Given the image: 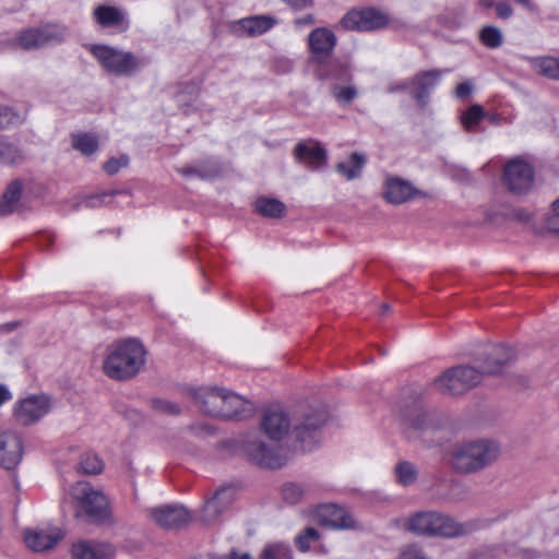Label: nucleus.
Wrapping results in <instances>:
<instances>
[{"mask_svg": "<svg viewBox=\"0 0 559 559\" xmlns=\"http://www.w3.org/2000/svg\"><path fill=\"white\" fill-rule=\"evenodd\" d=\"M406 90H411V81L409 82L406 81L401 84H391L388 86L389 93H396V92L406 91Z\"/></svg>", "mask_w": 559, "mask_h": 559, "instance_id": "052dcab7", "label": "nucleus"}, {"mask_svg": "<svg viewBox=\"0 0 559 559\" xmlns=\"http://www.w3.org/2000/svg\"><path fill=\"white\" fill-rule=\"evenodd\" d=\"M145 354L144 346L135 338L118 341L108 348L104 371L116 380L133 378L144 366Z\"/></svg>", "mask_w": 559, "mask_h": 559, "instance_id": "f03ea898", "label": "nucleus"}, {"mask_svg": "<svg viewBox=\"0 0 559 559\" xmlns=\"http://www.w3.org/2000/svg\"><path fill=\"white\" fill-rule=\"evenodd\" d=\"M514 1L531 11L534 10V8H535L531 0H514Z\"/></svg>", "mask_w": 559, "mask_h": 559, "instance_id": "338daca9", "label": "nucleus"}, {"mask_svg": "<svg viewBox=\"0 0 559 559\" xmlns=\"http://www.w3.org/2000/svg\"><path fill=\"white\" fill-rule=\"evenodd\" d=\"M128 163L129 158L126 155L121 156L119 159L112 157L104 164V170L111 176L117 174L121 167H126Z\"/></svg>", "mask_w": 559, "mask_h": 559, "instance_id": "3c124183", "label": "nucleus"}, {"mask_svg": "<svg viewBox=\"0 0 559 559\" xmlns=\"http://www.w3.org/2000/svg\"><path fill=\"white\" fill-rule=\"evenodd\" d=\"M50 409L48 397L33 395L22 400L14 409V417L22 426H29L39 420Z\"/></svg>", "mask_w": 559, "mask_h": 559, "instance_id": "dca6fc26", "label": "nucleus"}, {"mask_svg": "<svg viewBox=\"0 0 559 559\" xmlns=\"http://www.w3.org/2000/svg\"><path fill=\"white\" fill-rule=\"evenodd\" d=\"M483 376V371L472 366H456L441 374L435 381V385L441 393L460 395L478 385Z\"/></svg>", "mask_w": 559, "mask_h": 559, "instance_id": "6e6552de", "label": "nucleus"}, {"mask_svg": "<svg viewBox=\"0 0 559 559\" xmlns=\"http://www.w3.org/2000/svg\"><path fill=\"white\" fill-rule=\"evenodd\" d=\"M79 469L86 475H97L103 472L104 462L97 454L86 452L81 455Z\"/></svg>", "mask_w": 559, "mask_h": 559, "instance_id": "f704fd0d", "label": "nucleus"}, {"mask_svg": "<svg viewBox=\"0 0 559 559\" xmlns=\"http://www.w3.org/2000/svg\"><path fill=\"white\" fill-rule=\"evenodd\" d=\"M225 559H251L249 552L238 554L236 550H231Z\"/></svg>", "mask_w": 559, "mask_h": 559, "instance_id": "0e129e2a", "label": "nucleus"}, {"mask_svg": "<svg viewBox=\"0 0 559 559\" xmlns=\"http://www.w3.org/2000/svg\"><path fill=\"white\" fill-rule=\"evenodd\" d=\"M11 399V393L8 388L3 384H0V406Z\"/></svg>", "mask_w": 559, "mask_h": 559, "instance_id": "e2e57ef3", "label": "nucleus"}, {"mask_svg": "<svg viewBox=\"0 0 559 559\" xmlns=\"http://www.w3.org/2000/svg\"><path fill=\"white\" fill-rule=\"evenodd\" d=\"M409 426L413 429L420 431L435 428L432 415L423 411H418L409 420Z\"/></svg>", "mask_w": 559, "mask_h": 559, "instance_id": "c03bdc74", "label": "nucleus"}, {"mask_svg": "<svg viewBox=\"0 0 559 559\" xmlns=\"http://www.w3.org/2000/svg\"><path fill=\"white\" fill-rule=\"evenodd\" d=\"M226 389L218 386H203L191 392L194 404L205 415L219 417L224 411Z\"/></svg>", "mask_w": 559, "mask_h": 559, "instance_id": "ddd939ff", "label": "nucleus"}, {"mask_svg": "<svg viewBox=\"0 0 559 559\" xmlns=\"http://www.w3.org/2000/svg\"><path fill=\"white\" fill-rule=\"evenodd\" d=\"M510 216L511 218L523 223L530 222L532 218V215L523 209H513Z\"/></svg>", "mask_w": 559, "mask_h": 559, "instance_id": "bf43d9fd", "label": "nucleus"}, {"mask_svg": "<svg viewBox=\"0 0 559 559\" xmlns=\"http://www.w3.org/2000/svg\"><path fill=\"white\" fill-rule=\"evenodd\" d=\"M23 456V441L20 435L12 430L0 433V466L8 471L14 469Z\"/></svg>", "mask_w": 559, "mask_h": 559, "instance_id": "a211bd4d", "label": "nucleus"}, {"mask_svg": "<svg viewBox=\"0 0 559 559\" xmlns=\"http://www.w3.org/2000/svg\"><path fill=\"white\" fill-rule=\"evenodd\" d=\"M295 158L311 169H318L326 163V151L313 141L299 142L294 148Z\"/></svg>", "mask_w": 559, "mask_h": 559, "instance_id": "412c9836", "label": "nucleus"}, {"mask_svg": "<svg viewBox=\"0 0 559 559\" xmlns=\"http://www.w3.org/2000/svg\"><path fill=\"white\" fill-rule=\"evenodd\" d=\"M74 559H110L115 555V548L107 543L80 542L72 546Z\"/></svg>", "mask_w": 559, "mask_h": 559, "instance_id": "393cba45", "label": "nucleus"}, {"mask_svg": "<svg viewBox=\"0 0 559 559\" xmlns=\"http://www.w3.org/2000/svg\"><path fill=\"white\" fill-rule=\"evenodd\" d=\"M513 358L514 355L511 348L497 345L488 354L481 371L484 374H498Z\"/></svg>", "mask_w": 559, "mask_h": 559, "instance_id": "a878e982", "label": "nucleus"}, {"mask_svg": "<svg viewBox=\"0 0 559 559\" xmlns=\"http://www.w3.org/2000/svg\"><path fill=\"white\" fill-rule=\"evenodd\" d=\"M274 68L278 73H288L293 69V62L289 59L280 58L275 60Z\"/></svg>", "mask_w": 559, "mask_h": 559, "instance_id": "13d9d810", "label": "nucleus"}, {"mask_svg": "<svg viewBox=\"0 0 559 559\" xmlns=\"http://www.w3.org/2000/svg\"><path fill=\"white\" fill-rule=\"evenodd\" d=\"M181 174L185 175V176L197 175V176H199L201 178H212V177H215L218 174V168L217 167H213L210 170L202 171L201 169H198V168H194V167H188V168L181 169Z\"/></svg>", "mask_w": 559, "mask_h": 559, "instance_id": "603ef678", "label": "nucleus"}, {"mask_svg": "<svg viewBox=\"0 0 559 559\" xmlns=\"http://www.w3.org/2000/svg\"><path fill=\"white\" fill-rule=\"evenodd\" d=\"M480 41L488 48H498L503 43L502 32L496 26H485L479 32Z\"/></svg>", "mask_w": 559, "mask_h": 559, "instance_id": "e433bc0d", "label": "nucleus"}, {"mask_svg": "<svg viewBox=\"0 0 559 559\" xmlns=\"http://www.w3.org/2000/svg\"><path fill=\"white\" fill-rule=\"evenodd\" d=\"M148 404L155 413L160 415L178 416L181 413L180 406L168 400L154 397L148 401Z\"/></svg>", "mask_w": 559, "mask_h": 559, "instance_id": "4c0bfd02", "label": "nucleus"}, {"mask_svg": "<svg viewBox=\"0 0 559 559\" xmlns=\"http://www.w3.org/2000/svg\"><path fill=\"white\" fill-rule=\"evenodd\" d=\"M68 37V28L60 24L47 23L39 27L23 31L16 38L17 45L32 50L48 45L60 44Z\"/></svg>", "mask_w": 559, "mask_h": 559, "instance_id": "1a4fd4ad", "label": "nucleus"}, {"mask_svg": "<svg viewBox=\"0 0 559 559\" xmlns=\"http://www.w3.org/2000/svg\"><path fill=\"white\" fill-rule=\"evenodd\" d=\"M478 4L481 8L489 9L495 7L496 0H478Z\"/></svg>", "mask_w": 559, "mask_h": 559, "instance_id": "69168bd1", "label": "nucleus"}, {"mask_svg": "<svg viewBox=\"0 0 559 559\" xmlns=\"http://www.w3.org/2000/svg\"><path fill=\"white\" fill-rule=\"evenodd\" d=\"M316 22L313 14L309 13L305 15L304 17H299L295 20V25L302 26V25H312Z\"/></svg>", "mask_w": 559, "mask_h": 559, "instance_id": "680f3d73", "label": "nucleus"}, {"mask_svg": "<svg viewBox=\"0 0 559 559\" xmlns=\"http://www.w3.org/2000/svg\"><path fill=\"white\" fill-rule=\"evenodd\" d=\"M285 210V204L277 199L260 197L255 201V212L264 217L280 218Z\"/></svg>", "mask_w": 559, "mask_h": 559, "instance_id": "c756f323", "label": "nucleus"}, {"mask_svg": "<svg viewBox=\"0 0 559 559\" xmlns=\"http://www.w3.org/2000/svg\"><path fill=\"white\" fill-rule=\"evenodd\" d=\"M405 527L417 535L448 538L464 536L472 532V525L459 523L453 518L438 511L416 512L408 518Z\"/></svg>", "mask_w": 559, "mask_h": 559, "instance_id": "20e7f679", "label": "nucleus"}, {"mask_svg": "<svg viewBox=\"0 0 559 559\" xmlns=\"http://www.w3.org/2000/svg\"><path fill=\"white\" fill-rule=\"evenodd\" d=\"M91 52L107 72L118 76H131L145 64V59L132 52L105 45L93 46Z\"/></svg>", "mask_w": 559, "mask_h": 559, "instance_id": "423d86ee", "label": "nucleus"}, {"mask_svg": "<svg viewBox=\"0 0 559 559\" xmlns=\"http://www.w3.org/2000/svg\"><path fill=\"white\" fill-rule=\"evenodd\" d=\"M22 191L23 182L20 179H14L7 186L0 201L1 216L9 215L17 210Z\"/></svg>", "mask_w": 559, "mask_h": 559, "instance_id": "c85d7f7f", "label": "nucleus"}, {"mask_svg": "<svg viewBox=\"0 0 559 559\" xmlns=\"http://www.w3.org/2000/svg\"><path fill=\"white\" fill-rule=\"evenodd\" d=\"M488 118L492 124H498L501 121V116L499 114L490 115Z\"/></svg>", "mask_w": 559, "mask_h": 559, "instance_id": "774afa93", "label": "nucleus"}, {"mask_svg": "<svg viewBox=\"0 0 559 559\" xmlns=\"http://www.w3.org/2000/svg\"><path fill=\"white\" fill-rule=\"evenodd\" d=\"M71 496L76 502L75 518L88 524L112 523V514L107 497L87 481H78L71 487Z\"/></svg>", "mask_w": 559, "mask_h": 559, "instance_id": "7ed1b4c3", "label": "nucleus"}, {"mask_svg": "<svg viewBox=\"0 0 559 559\" xmlns=\"http://www.w3.org/2000/svg\"><path fill=\"white\" fill-rule=\"evenodd\" d=\"M199 93V87L194 83H187L185 84V87L182 91H180L177 95V102L178 104H185L192 103L197 99Z\"/></svg>", "mask_w": 559, "mask_h": 559, "instance_id": "09e8293b", "label": "nucleus"}, {"mask_svg": "<svg viewBox=\"0 0 559 559\" xmlns=\"http://www.w3.org/2000/svg\"><path fill=\"white\" fill-rule=\"evenodd\" d=\"M396 480L402 486L413 485L418 477V472L413 463L408 461L399 462L394 468Z\"/></svg>", "mask_w": 559, "mask_h": 559, "instance_id": "473e14b6", "label": "nucleus"}, {"mask_svg": "<svg viewBox=\"0 0 559 559\" xmlns=\"http://www.w3.org/2000/svg\"><path fill=\"white\" fill-rule=\"evenodd\" d=\"M397 559H428L424 550L416 544L407 545L401 549Z\"/></svg>", "mask_w": 559, "mask_h": 559, "instance_id": "8fccbe9b", "label": "nucleus"}, {"mask_svg": "<svg viewBox=\"0 0 559 559\" xmlns=\"http://www.w3.org/2000/svg\"><path fill=\"white\" fill-rule=\"evenodd\" d=\"M538 72L552 80H559V59L547 57L538 61Z\"/></svg>", "mask_w": 559, "mask_h": 559, "instance_id": "a19ab883", "label": "nucleus"}, {"mask_svg": "<svg viewBox=\"0 0 559 559\" xmlns=\"http://www.w3.org/2000/svg\"><path fill=\"white\" fill-rule=\"evenodd\" d=\"M22 159L21 151L13 143L0 136V162L14 164Z\"/></svg>", "mask_w": 559, "mask_h": 559, "instance_id": "58836bf2", "label": "nucleus"}, {"mask_svg": "<svg viewBox=\"0 0 559 559\" xmlns=\"http://www.w3.org/2000/svg\"><path fill=\"white\" fill-rule=\"evenodd\" d=\"M275 23V19L267 15L250 16L237 23L236 32L239 35L259 36L271 29Z\"/></svg>", "mask_w": 559, "mask_h": 559, "instance_id": "cd10ccee", "label": "nucleus"}, {"mask_svg": "<svg viewBox=\"0 0 559 559\" xmlns=\"http://www.w3.org/2000/svg\"><path fill=\"white\" fill-rule=\"evenodd\" d=\"M335 34L326 27H317L308 36V46L311 52L310 60L317 64L328 60L335 46Z\"/></svg>", "mask_w": 559, "mask_h": 559, "instance_id": "f3484780", "label": "nucleus"}, {"mask_svg": "<svg viewBox=\"0 0 559 559\" xmlns=\"http://www.w3.org/2000/svg\"><path fill=\"white\" fill-rule=\"evenodd\" d=\"M459 14L456 12H449L440 15L438 17V21L440 24L449 27V28H455L460 25V22L457 21Z\"/></svg>", "mask_w": 559, "mask_h": 559, "instance_id": "5fc2aeb1", "label": "nucleus"}, {"mask_svg": "<svg viewBox=\"0 0 559 559\" xmlns=\"http://www.w3.org/2000/svg\"><path fill=\"white\" fill-rule=\"evenodd\" d=\"M332 94L338 103L349 104L357 95V88L354 85L341 86L335 84L332 88Z\"/></svg>", "mask_w": 559, "mask_h": 559, "instance_id": "79ce46f5", "label": "nucleus"}, {"mask_svg": "<svg viewBox=\"0 0 559 559\" xmlns=\"http://www.w3.org/2000/svg\"><path fill=\"white\" fill-rule=\"evenodd\" d=\"M444 72L447 70L432 69L420 71L411 80L409 94L420 108L428 105L429 93L437 86Z\"/></svg>", "mask_w": 559, "mask_h": 559, "instance_id": "2eb2a0df", "label": "nucleus"}, {"mask_svg": "<svg viewBox=\"0 0 559 559\" xmlns=\"http://www.w3.org/2000/svg\"><path fill=\"white\" fill-rule=\"evenodd\" d=\"M328 421L324 407H306L293 412L290 440L295 448L309 451L320 441L322 427Z\"/></svg>", "mask_w": 559, "mask_h": 559, "instance_id": "39448f33", "label": "nucleus"}, {"mask_svg": "<svg viewBox=\"0 0 559 559\" xmlns=\"http://www.w3.org/2000/svg\"><path fill=\"white\" fill-rule=\"evenodd\" d=\"M366 164V156L360 153H353L349 157V164L338 163L336 165L337 173L345 176L348 180L360 176L361 169Z\"/></svg>", "mask_w": 559, "mask_h": 559, "instance_id": "7c9ffc66", "label": "nucleus"}, {"mask_svg": "<svg viewBox=\"0 0 559 559\" xmlns=\"http://www.w3.org/2000/svg\"><path fill=\"white\" fill-rule=\"evenodd\" d=\"M259 559H293L292 549L283 543L267 544L260 552Z\"/></svg>", "mask_w": 559, "mask_h": 559, "instance_id": "c9c22d12", "label": "nucleus"}, {"mask_svg": "<svg viewBox=\"0 0 559 559\" xmlns=\"http://www.w3.org/2000/svg\"><path fill=\"white\" fill-rule=\"evenodd\" d=\"M282 497L287 503L296 504L304 497V489L294 483L285 484L282 487Z\"/></svg>", "mask_w": 559, "mask_h": 559, "instance_id": "37998d69", "label": "nucleus"}, {"mask_svg": "<svg viewBox=\"0 0 559 559\" xmlns=\"http://www.w3.org/2000/svg\"><path fill=\"white\" fill-rule=\"evenodd\" d=\"M317 518L322 525L332 528L348 530L357 527L353 516L343 508L333 503L320 506L317 509Z\"/></svg>", "mask_w": 559, "mask_h": 559, "instance_id": "aec40b11", "label": "nucleus"}, {"mask_svg": "<svg viewBox=\"0 0 559 559\" xmlns=\"http://www.w3.org/2000/svg\"><path fill=\"white\" fill-rule=\"evenodd\" d=\"M484 117V108L480 105L475 104L461 115V123L466 131L473 132Z\"/></svg>", "mask_w": 559, "mask_h": 559, "instance_id": "72a5a7b5", "label": "nucleus"}, {"mask_svg": "<svg viewBox=\"0 0 559 559\" xmlns=\"http://www.w3.org/2000/svg\"><path fill=\"white\" fill-rule=\"evenodd\" d=\"M390 22L389 15L374 8L350 10L341 20L345 29L368 32L385 27Z\"/></svg>", "mask_w": 559, "mask_h": 559, "instance_id": "9d476101", "label": "nucleus"}, {"mask_svg": "<svg viewBox=\"0 0 559 559\" xmlns=\"http://www.w3.org/2000/svg\"><path fill=\"white\" fill-rule=\"evenodd\" d=\"M93 16L102 27H120L121 29L128 27L124 13L116 7L98 5L94 9Z\"/></svg>", "mask_w": 559, "mask_h": 559, "instance_id": "bb28decb", "label": "nucleus"}, {"mask_svg": "<svg viewBox=\"0 0 559 559\" xmlns=\"http://www.w3.org/2000/svg\"><path fill=\"white\" fill-rule=\"evenodd\" d=\"M500 444L491 439H475L454 444L450 451L453 469L460 474H475L498 461Z\"/></svg>", "mask_w": 559, "mask_h": 559, "instance_id": "f257e3e1", "label": "nucleus"}, {"mask_svg": "<svg viewBox=\"0 0 559 559\" xmlns=\"http://www.w3.org/2000/svg\"><path fill=\"white\" fill-rule=\"evenodd\" d=\"M554 215L548 221V227L555 233H559V199L552 204Z\"/></svg>", "mask_w": 559, "mask_h": 559, "instance_id": "6e6d98bb", "label": "nucleus"}, {"mask_svg": "<svg viewBox=\"0 0 559 559\" xmlns=\"http://www.w3.org/2000/svg\"><path fill=\"white\" fill-rule=\"evenodd\" d=\"M473 92V85L469 82L460 83L455 88V96L460 99H466Z\"/></svg>", "mask_w": 559, "mask_h": 559, "instance_id": "4d7b16f0", "label": "nucleus"}, {"mask_svg": "<svg viewBox=\"0 0 559 559\" xmlns=\"http://www.w3.org/2000/svg\"><path fill=\"white\" fill-rule=\"evenodd\" d=\"M217 504L225 511L235 500L236 490L231 486L222 487L213 496Z\"/></svg>", "mask_w": 559, "mask_h": 559, "instance_id": "a18cd8bd", "label": "nucleus"}, {"mask_svg": "<svg viewBox=\"0 0 559 559\" xmlns=\"http://www.w3.org/2000/svg\"><path fill=\"white\" fill-rule=\"evenodd\" d=\"M534 170L532 166L519 158L510 160L503 173V185L513 194L528 192L533 186Z\"/></svg>", "mask_w": 559, "mask_h": 559, "instance_id": "9b49d317", "label": "nucleus"}, {"mask_svg": "<svg viewBox=\"0 0 559 559\" xmlns=\"http://www.w3.org/2000/svg\"><path fill=\"white\" fill-rule=\"evenodd\" d=\"M72 146L83 155L90 156L98 148V140L91 133H79L72 135Z\"/></svg>", "mask_w": 559, "mask_h": 559, "instance_id": "2f4dec72", "label": "nucleus"}, {"mask_svg": "<svg viewBox=\"0 0 559 559\" xmlns=\"http://www.w3.org/2000/svg\"><path fill=\"white\" fill-rule=\"evenodd\" d=\"M316 75L319 80H334L342 83L352 80L350 66L346 60H325L317 64Z\"/></svg>", "mask_w": 559, "mask_h": 559, "instance_id": "5701e85b", "label": "nucleus"}, {"mask_svg": "<svg viewBox=\"0 0 559 559\" xmlns=\"http://www.w3.org/2000/svg\"><path fill=\"white\" fill-rule=\"evenodd\" d=\"M235 442L241 453L258 466L280 468L285 465V459L280 454L278 450L269 445L257 432H248L235 440Z\"/></svg>", "mask_w": 559, "mask_h": 559, "instance_id": "0eeeda50", "label": "nucleus"}, {"mask_svg": "<svg viewBox=\"0 0 559 559\" xmlns=\"http://www.w3.org/2000/svg\"><path fill=\"white\" fill-rule=\"evenodd\" d=\"M22 117L12 108L0 105V129L7 128L11 124L20 123Z\"/></svg>", "mask_w": 559, "mask_h": 559, "instance_id": "de8ad7c7", "label": "nucleus"}, {"mask_svg": "<svg viewBox=\"0 0 559 559\" xmlns=\"http://www.w3.org/2000/svg\"><path fill=\"white\" fill-rule=\"evenodd\" d=\"M496 14L498 17L507 20L512 16L513 9L508 1H499L495 4Z\"/></svg>", "mask_w": 559, "mask_h": 559, "instance_id": "864d4df0", "label": "nucleus"}, {"mask_svg": "<svg viewBox=\"0 0 559 559\" xmlns=\"http://www.w3.org/2000/svg\"><path fill=\"white\" fill-rule=\"evenodd\" d=\"M319 538V533L313 527H307L304 534L296 537V546L301 551H307L310 548V543Z\"/></svg>", "mask_w": 559, "mask_h": 559, "instance_id": "49530a36", "label": "nucleus"}, {"mask_svg": "<svg viewBox=\"0 0 559 559\" xmlns=\"http://www.w3.org/2000/svg\"><path fill=\"white\" fill-rule=\"evenodd\" d=\"M151 519L160 527L177 530L189 524L192 516L183 506H163L148 510Z\"/></svg>", "mask_w": 559, "mask_h": 559, "instance_id": "4468645a", "label": "nucleus"}, {"mask_svg": "<svg viewBox=\"0 0 559 559\" xmlns=\"http://www.w3.org/2000/svg\"><path fill=\"white\" fill-rule=\"evenodd\" d=\"M224 512L223 508H221L217 502L212 497L209 499L203 509L202 514L200 516V521L205 525H211L215 523L218 516Z\"/></svg>", "mask_w": 559, "mask_h": 559, "instance_id": "ea45409f", "label": "nucleus"}, {"mask_svg": "<svg viewBox=\"0 0 559 559\" xmlns=\"http://www.w3.org/2000/svg\"><path fill=\"white\" fill-rule=\"evenodd\" d=\"M225 397L223 406L224 411L222 409L221 418L245 419L252 415L254 406L251 402L228 390L226 391Z\"/></svg>", "mask_w": 559, "mask_h": 559, "instance_id": "4be33fe9", "label": "nucleus"}, {"mask_svg": "<svg viewBox=\"0 0 559 559\" xmlns=\"http://www.w3.org/2000/svg\"><path fill=\"white\" fill-rule=\"evenodd\" d=\"M293 412L287 413L281 408H267L263 412L260 427L271 441L290 440Z\"/></svg>", "mask_w": 559, "mask_h": 559, "instance_id": "f8f14e48", "label": "nucleus"}, {"mask_svg": "<svg viewBox=\"0 0 559 559\" xmlns=\"http://www.w3.org/2000/svg\"><path fill=\"white\" fill-rule=\"evenodd\" d=\"M383 197L389 203L399 205L408 202L416 197H426V193L415 188L412 182L405 179L400 177H390L385 181Z\"/></svg>", "mask_w": 559, "mask_h": 559, "instance_id": "6ab92c4d", "label": "nucleus"}, {"mask_svg": "<svg viewBox=\"0 0 559 559\" xmlns=\"http://www.w3.org/2000/svg\"><path fill=\"white\" fill-rule=\"evenodd\" d=\"M62 538L63 535L59 530L51 532L44 530H27L24 534L27 547L37 552L53 548Z\"/></svg>", "mask_w": 559, "mask_h": 559, "instance_id": "b1692460", "label": "nucleus"}]
</instances>
